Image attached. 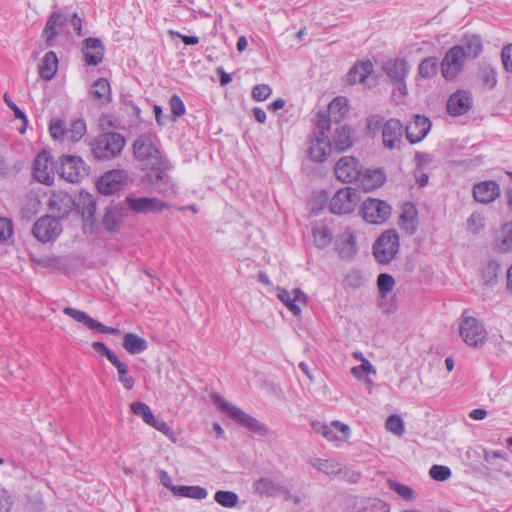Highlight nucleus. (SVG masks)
I'll list each match as a JSON object with an SVG mask.
<instances>
[{"instance_id":"obj_41","label":"nucleus","mask_w":512,"mask_h":512,"mask_svg":"<svg viewBox=\"0 0 512 512\" xmlns=\"http://www.w3.org/2000/svg\"><path fill=\"white\" fill-rule=\"evenodd\" d=\"M312 235L315 245L320 249L328 247L333 240L331 231L325 225L313 227Z\"/></svg>"},{"instance_id":"obj_63","label":"nucleus","mask_w":512,"mask_h":512,"mask_svg":"<svg viewBox=\"0 0 512 512\" xmlns=\"http://www.w3.org/2000/svg\"><path fill=\"white\" fill-rule=\"evenodd\" d=\"M467 225L471 231L476 233L484 227V218L478 213H472L467 220Z\"/></svg>"},{"instance_id":"obj_8","label":"nucleus","mask_w":512,"mask_h":512,"mask_svg":"<svg viewBox=\"0 0 512 512\" xmlns=\"http://www.w3.org/2000/svg\"><path fill=\"white\" fill-rule=\"evenodd\" d=\"M359 193L352 187L339 189L330 201V211L333 214L343 215L353 212L359 202Z\"/></svg>"},{"instance_id":"obj_54","label":"nucleus","mask_w":512,"mask_h":512,"mask_svg":"<svg viewBox=\"0 0 512 512\" xmlns=\"http://www.w3.org/2000/svg\"><path fill=\"white\" fill-rule=\"evenodd\" d=\"M500 271V265L496 261H489L482 271V278L486 284H492Z\"/></svg>"},{"instance_id":"obj_18","label":"nucleus","mask_w":512,"mask_h":512,"mask_svg":"<svg viewBox=\"0 0 512 512\" xmlns=\"http://www.w3.org/2000/svg\"><path fill=\"white\" fill-rule=\"evenodd\" d=\"M125 202L128 205L129 209L133 211L134 213H142V214H149V213H159L164 208L167 207V205L157 199V198H148V197H135L133 195H129L125 198Z\"/></svg>"},{"instance_id":"obj_5","label":"nucleus","mask_w":512,"mask_h":512,"mask_svg":"<svg viewBox=\"0 0 512 512\" xmlns=\"http://www.w3.org/2000/svg\"><path fill=\"white\" fill-rule=\"evenodd\" d=\"M459 335L468 346L477 348L486 342L488 333L478 319L464 311L459 322Z\"/></svg>"},{"instance_id":"obj_29","label":"nucleus","mask_w":512,"mask_h":512,"mask_svg":"<svg viewBox=\"0 0 512 512\" xmlns=\"http://www.w3.org/2000/svg\"><path fill=\"white\" fill-rule=\"evenodd\" d=\"M83 45L85 61L88 65L96 66L102 62L104 46L100 39L92 37L86 38Z\"/></svg>"},{"instance_id":"obj_1","label":"nucleus","mask_w":512,"mask_h":512,"mask_svg":"<svg viewBox=\"0 0 512 512\" xmlns=\"http://www.w3.org/2000/svg\"><path fill=\"white\" fill-rule=\"evenodd\" d=\"M315 125L317 131L310 140L307 154L312 161L323 162L331 152L330 138L326 134L330 130V120L324 113H317Z\"/></svg>"},{"instance_id":"obj_35","label":"nucleus","mask_w":512,"mask_h":512,"mask_svg":"<svg viewBox=\"0 0 512 512\" xmlns=\"http://www.w3.org/2000/svg\"><path fill=\"white\" fill-rule=\"evenodd\" d=\"M350 428L348 425L339 421H332L330 425H326L323 437L330 442H339L349 437Z\"/></svg>"},{"instance_id":"obj_43","label":"nucleus","mask_w":512,"mask_h":512,"mask_svg":"<svg viewBox=\"0 0 512 512\" xmlns=\"http://www.w3.org/2000/svg\"><path fill=\"white\" fill-rule=\"evenodd\" d=\"M175 496L187 497L197 500L205 499L208 496V491L200 486H178Z\"/></svg>"},{"instance_id":"obj_23","label":"nucleus","mask_w":512,"mask_h":512,"mask_svg":"<svg viewBox=\"0 0 512 512\" xmlns=\"http://www.w3.org/2000/svg\"><path fill=\"white\" fill-rule=\"evenodd\" d=\"M403 126L398 119L391 118L383 126V144L388 149H394L401 142Z\"/></svg>"},{"instance_id":"obj_3","label":"nucleus","mask_w":512,"mask_h":512,"mask_svg":"<svg viewBox=\"0 0 512 512\" xmlns=\"http://www.w3.org/2000/svg\"><path fill=\"white\" fill-rule=\"evenodd\" d=\"M214 404L217 405L222 411L227 413L231 418L240 423L245 428L249 429L253 433L259 436H265L268 433L266 426L258 421L253 416L244 412L237 406H234L227 402L223 397L219 395L213 396Z\"/></svg>"},{"instance_id":"obj_62","label":"nucleus","mask_w":512,"mask_h":512,"mask_svg":"<svg viewBox=\"0 0 512 512\" xmlns=\"http://www.w3.org/2000/svg\"><path fill=\"white\" fill-rule=\"evenodd\" d=\"M92 348L99 354L107 357V359L112 363L116 359H118L117 355L111 351L104 343L102 342H93Z\"/></svg>"},{"instance_id":"obj_59","label":"nucleus","mask_w":512,"mask_h":512,"mask_svg":"<svg viewBox=\"0 0 512 512\" xmlns=\"http://www.w3.org/2000/svg\"><path fill=\"white\" fill-rule=\"evenodd\" d=\"M344 281L347 286L355 289V288H359V287L363 286L365 279H364L363 275L361 274V272H359L357 270H353V271H350L349 273H347Z\"/></svg>"},{"instance_id":"obj_39","label":"nucleus","mask_w":512,"mask_h":512,"mask_svg":"<svg viewBox=\"0 0 512 512\" xmlns=\"http://www.w3.org/2000/svg\"><path fill=\"white\" fill-rule=\"evenodd\" d=\"M354 512H389L388 505L376 498L362 499L356 504Z\"/></svg>"},{"instance_id":"obj_33","label":"nucleus","mask_w":512,"mask_h":512,"mask_svg":"<svg viewBox=\"0 0 512 512\" xmlns=\"http://www.w3.org/2000/svg\"><path fill=\"white\" fill-rule=\"evenodd\" d=\"M372 72L373 64L371 61L355 63L347 74V82L349 84L364 83Z\"/></svg>"},{"instance_id":"obj_50","label":"nucleus","mask_w":512,"mask_h":512,"mask_svg":"<svg viewBox=\"0 0 512 512\" xmlns=\"http://www.w3.org/2000/svg\"><path fill=\"white\" fill-rule=\"evenodd\" d=\"M498 248L504 253L512 250V221L502 227Z\"/></svg>"},{"instance_id":"obj_32","label":"nucleus","mask_w":512,"mask_h":512,"mask_svg":"<svg viewBox=\"0 0 512 512\" xmlns=\"http://www.w3.org/2000/svg\"><path fill=\"white\" fill-rule=\"evenodd\" d=\"M90 95L98 105H107L111 102V88L106 78H98L90 89Z\"/></svg>"},{"instance_id":"obj_37","label":"nucleus","mask_w":512,"mask_h":512,"mask_svg":"<svg viewBox=\"0 0 512 512\" xmlns=\"http://www.w3.org/2000/svg\"><path fill=\"white\" fill-rule=\"evenodd\" d=\"M32 261L43 268L52 271H63L66 268L67 261L64 257L56 255H44L41 257H33Z\"/></svg>"},{"instance_id":"obj_42","label":"nucleus","mask_w":512,"mask_h":512,"mask_svg":"<svg viewBox=\"0 0 512 512\" xmlns=\"http://www.w3.org/2000/svg\"><path fill=\"white\" fill-rule=\"evenodd\" d=\"M310 463L317 470H319L329 476L337 475V474L341 473V471H342L341 465L333 460L314 459V460H311Z\"/></svg>"},{"instance_id":"obj_52","label":"nucleus","mask_w":512,"mask_h":512,"mask_svg":"<svg viewBox=\"0 0 512 512\" xmlns=\"http://www.w3.org/2000/svg\"><path fill=\"white\" fill-rule=\"evenodd\" d=\"M386 429L396 436H402L404 433V422L399 415H390L385 422Z\"/></svg>"},{"instance_id":"obj_25","label":"nucleus","mask_w":512,"mask_h":512,"mask_svg":"<svg viewBox=\"0 0 512 512\" xmlns=\"http://www.w3.org/2000/svg\"><path fill=\"white\" fill-rule=\"evenodd\" d=\"M331 148L338 152H344L353 146V131L347 125H335L332 138L330 139Z\"/></svg>"},{"instance_id":"obj_7","label":"nucleus","mask_w":512,"mask_h":512,"mask_svg":"<svg viewBox=\"0 0 512 512\" xmlns=\"http://www.w3.org/2000/svg\"><path fill=\"white\" fill-rule=\"evenodd\" d=\"M399 250V236L396 230L389 229L382 233L373 245V255L380 264L390 263Z\"/></svg>"},{"instance_id":"obj_40","label":"nucleus","mask_w":512,"mask_h":512,"mask_svg":"<svg viewBox=\"0 0 512 512\" xmlns=\"http://www.w3.org/2000/svg\"><path fill=\"white\" fill-rule=\"evenodd\" d=\"M123 220L122 210L118 207H111L106 210L102 224L106 230L115 231Z\"/></svg>"},{"instance_id":"obj_27","label":"nucleus","mask_w":512,"mask_h":512,"mask_svg":"<svg viewBox=\"0 0 512 512\" xmlns=\"http://www.w3.org/2000/svg\"><path fill=\"white\" fill-rule=\"evenodd\" d=\"M67 18L64 17L60 12H53L42 31V37L45 39L46 46L52 47L55 44L56 37L59 35L58 28H61Z\"/></svg>"},{"instance_id":"obj_34","label":"nucleus","mask_w":512,"mask_h":512,"mask_svg":"<svg viewBox=\"0 0 512 512\" xmlns=\"http://www.w3.org/2000/svg\"><path fill=\"white\" fill-rule=\"evenodd\" d=\"M455 47H461L462 52H464V57L466 59H475L482 52L483 45L482 40L478 35H465V37L461 40L459 45Z\"/></svg>"},{"instance_id":"obj_47","label":"nucleus","mask_w":512,"mask_h":512,"mask_svg":"<svg viewBox=\"0 0 512 512\" xmlns=\"http://www.w3.org/2000/svg\"><path fill=\"white\" fill-rule=\"evenodd\" d=\"M214 499L219 505L226 508L235 507L239 501V497L236 493L223 490L217 491L215 493Z\"/></svg>"},{"instance_id":"obj_46","label":"nucleus","mask_w":512,"mask_h":512,"mask_svg":"<svg viewBox=\"0 0 512 512\" xmlns=\"http://www.w3.org/2000/svg\"><path fill=\"white\" fill-rule=\"evenodd\" d=\"M437 59L433 57H427L423 59L419 65L418 73L424 79H430L437 73Z\"/></svg>"},{"instance_id":"obj_16","label":"nucleus","mask_w":512,"mask_h":512,"mask_svg":"<svg viewBox=\"0 0 512 512\" xmlns=\"http://www.w3.org/2000/svg\"><path fill=\"white\" fill-rule=\"evenodd\" d=\"M409 68L408 62L400 58L387 61L383 67L385 74L402 94L406 93L405 79Z\"/></svg>"},{"instance_id":"obj_28","label":"nucleus","mask_w":512,"mask_h":512,"mask_svg":"<svg viewBox=\"0 0 512 512\" xmlns=\"http://www.w3.org/2000/svg\"><path fill=\"white\" fill-rule=\"evenodd\" d=\"M282 490V485L270 477H260L252 484V492L259 497H277Z\"/></svg>"},{"instance_id":"obj_60","label":"nucleus","mask_w":512,"mask_h":512,"mask_svg":"<svg viewBox=\"0 0 512 512\" xmlns=\"http://www.w3.org/2000/svg\"><path fill=\"white\" fill-rule=\"evenodd\" d=\"M378 306L386 314L394 313L397 309V305L395 303L394 297L389 296V294L388 295H380Z\"/></svg>"},{"instance_id":"obj_30","label":"nucleus","mask_w":512,"mask_h":512,"mask_svg":"<svg viewBox=\"0 0 512 512\" xmlns=\"http://www.w3.org/2000/svg\"><path fill=\"white\" fill-rule=\"evenodd\" d=\"M348 112V101L345 97H336L334 98L329 106L327 112H324L327 119L330 120V127L332 124L339 125L340 121L344 118V116ZM319 113H323L320 111Z\"/></svg>"},{"instance_id":"obj_17","label":"nucleus","mask_w":512,"mask_h":512,"mask_svg":"<svg viewBox=\"0 0 512 512\" xmlns=\"http://www.w3.org/2000/svg\"><path fill=\"white\" fill-rule=\"evenodd\" d=\"M150 170L147 176L155 191L166 197L174 196L176 193L175 187L166 169L157 166V168H150Z\"/></svg>"},{"instance_id":"obj_9","label":"nucleus","mask_w":512,"mask_h":512,"mask_svg":"<svg viewBox=\"0 0 512 512\" xmlns=\"http://www.w3.org/2000/svg\"><path fill=\"white\" fill-rule=\"evenodd\" d=\"M62 232V225L58 218L46 215L39 218L33 225L34 237L42 243L54 241Z\"/></svg>"},{"instance_id":"obj_19","label":"nucleus","mask_w":512,"mask_h":512,"mask_svg":"<svg viewBox=\"0 0 512 512\" xmlns=\"http://www.w3.org/2000/svg\"><path fill=\"white\" fill-rule=\"evenodd\" d=\"M63 313L70 316L75 321L82 323L90 330H96L100 333L106 334H120V330L113 327H108L100 323L99 321L91 318L87 313L77 310L75 308L66 307L63 309Z\"/></svg>"},{"instance_id":"obj_57","label":"nucleus","mask_w":512,"mask_h":512,"mask_svg":"<svg viewBox=\"0 0 512 512\" xmlns=\"http://www.w3.org/2000/svg\"><path fill=\"white\" fill-rule=\"evenodd\" d=\"M429 475L434 480L445 481L450 478L451 470L447 466L433 465L429 470Z\"/></svg>"},{"instance_id":"obj_44","label":"nucleus","mask_w":512,"mask_h":512,"mask_svg":"<svg viewBox=\"0 0 512 512\" xmlns=\"http://www.w3.org/2000/svg\"><path fill=\"white\" fill-rule=\"evenodd\" d=\"M479 78L487 89H493L497 85V71L489 64H484L479 68Z\"/></svg>"},{"instance_id":"obj_49","label":"nucleus","mask_w":512,"mask_h":512,"mask_svg":"<svg viewBox=\"0 0 512 512\" xmlns=\"http://www.w3.org/2000/svg\"><path fill=\"white\" fill-rule=\"evenodd\" d=\"M66 137L73 142L80 140L86 133V123L83 119L74 120L67 129Z\"/></svg>"},{"instance_id":"obj_11","label":"nucleus","mask_w":512,"mask_h":512,"mask_svg":"<svg viewBox=\"0 0 512 512\" xmlns=\"http://www.w3.org/2000/svg\"><path fill=\"white\" fill-rule=\"evenodd\" d=\"M361 214L368 223L381 224L390 217L391 207L385 201L368 198L362 203Z\"/></svg>"},{"instance_id":"obj_14","label":"nucleus","mask_w":512,"mask_h":512,"mask_svg":"<svg viewBox=\"0 0 512 512\" xmlns=\"http://www.w3.org/2000/svg\"><path fill=\"white\" fill-rule=\"evenodd\" d=\"M461 47L450 48L441 63L442 75L447 80H452L463 70L464 63L467 60L464 57Z\"/></svg>"},{"instance_id":"obj_4","label":"nucleus","mask_w":512,"mask_h":512,"mask_svg":"<svg viewBox=\"0 0 512 512\" xmlns=\"http://www.w3.org/2000/svg\"><path fill=\"white\" fill-rule=\"evenodd\" d=\"M214 404L217 405L222 411L227 413L231 418L240 423L245 428L249 429L253 433L259 436H265L268 433L266 426L258 421L253 416L244 412L237 406H234L227 402L223 397L219 395L213 396Z\"/></svg>"},{"instance_id":"obj_38","label":"nucleus","mask_w":512,"mask_h":512,"mask_svg":"<svg viewBox=\"0 0 512 512\" xmlns=\"http://www.w3.org/2000/svg\"><path fill=\"white\" fill-rule=\"evenodd\" d=\"M122 345L130 354H140L148 347L147 341L135 333H126Z\"/></svg>"},{"instance_id":"obj_12","label":"nucleus","mask_w":512,"mask_h":512,"mask_svg":"<svg viewBox=\"0 0 512 512\" xmlns=\"http://www.w3.org/2000/svg\"><path fill=\"white\" fill-rule=\"evenodd\" d=\"M128 178V172L124 169L108 171L98 180L97 189L103 195L113 194L126 185Z\"/></svg>"},{"instance_id":"obj_64","label":"nucleus","mask_w":512,"mask_h":512,"mask_svg":"<svg viewBox=\"0 0 512 512\" xmlns=\"http://www.w3.org/2000/svg\"><path fill=\"white\" fill-rule=\"evenodd\" d=\"M501 58L505 70L512 72V44L503 48Z\"/></svg>"},{"instance_id":"obj_22","label":"nucleus","mask_w":512,"mask_h":512,"mask_svg":"<svg viewBox=\"0 0 512 512\" xmlns=\"http://www.w3.org/2000/svg\"><path fill=\"white\" fill-rule=\"evenodd\" d=\"M49 208L59 216L68 215L76 206L75 199L65 191L53 192L49 198Z\"/></svg>"},{"instance_id":"obj_21","label":"nucleus","mask_w":512,"mask_h":512,"mask_svg":"<svg viewBox=\"0 0 512 512\" xmlns=\"http://www.w3.org/2000/svg\"><path fill=\"white\" fill-rule=\"evenodd\" d=\"M277 297L295 316L301 314L299 304H306L307 302V296L299 288H295L291 291L279 288L277 292Z\"/></svg>"},{"instance_id":"obj_56","label":"nucleus","mask_w":512,"mask_h":512,"mask_svg":"<svg viewBox=\"0 0 512 512\" xmlns=\"http://www.w3.org/2000/svg\"><path fill=\"white\" fill-rule=\"evenodd\" d=\"M390 488L396 492L400 497L405 500H413L415 497L414 491L411 487L401 484L396 481L389 482Z\"/></svg>"},{"instance_id":"obj_53","label":"nucleus","mask_w":512,"mask_h":512,"mask_svg":"<svg viewBox=\"0 0 512 512\" xmlns=\"http://www.w3.org/2000/svg\"><path fill=\"white\" fill-rule=\"evenodd\" d=\"M377 286L380 295H388L395 286V280L390 274L381 273L377 278Z\"/></svg>"},{"instance_id":"obj_51","label":"nucleus","mask_w":512,"mask_h":512,"mask_svg":"<svg viewBox=\"0 0 512 512\" xmlns=\"http://www.w3.org/2000/svg\"><path fill=\"white\" fill-rule=\"evenodd\" d=\"M484 462L487 464L488 469L501 470L502 465H498L497 460L501 459L507 461L505 454L500 451H484Z\"/></svg>"},{"instance_id":"obj_26","label":"nucleus","mask_w":512,"mask_h":512,"mask_svg":"<svg viewBox=\"0 0 512 512\" xmlns=\"http://www.w3.org/2000/svg\"><path fill=\"white\" fill-rule=\"evenodd\" d=\"M500 195L499 185L492 180L484 181L473 187V197L477 202L488 204Z\"/></svg>"},{"instance_id":"obj_55","label":"nucleus","mask_w":512,"mask_h":512,"mask_svg":"<svg viewBox=\"0 0 512 512\" xmlns=\"http://www.w3.org/2000/svg\"><path fill=\"white\" fill-rule=\"evenodd\" d=\"M170 111L172 120L175 122L179 117L183 116L186 112L185 105L178 95H173L169 100Z\"/></svg>"},{"instance_id":"obj_2","label":"nucleus","mask_w":512,"mask_h":512,"mask_svg":"<svg viewBox=\"0 0 512 512\" xmlns=\"http://www.w3.org/2000/svg\"><path fill=\"white\" fill-rule=\"evenodd\" d=\"M125 138L117 132H106L95 137L91 143L92 154L99 160H110L122 152Z\"/></svg>"},{"instance_id":"obj_24","label":"nucleus","mask_w":512,"mask_h":512,"mask_svg":"<svg viewBox=\"0 0 512 512\" xmlns=\"http://www.w3.org/2000/svg\"><path fill=\"white\" fill-rule=\"evenodd\" d=\"M471 106L472 98L467 91H457L447 101V110L452 116H460L467 113Z\"/></svg>"},{"instance_id":"obj_13","label":"nucleus","mask_w":512,"mask_h":512,"mask_svg":"<svg viewBox=\"0 0 512 512\" xmlns=\"http://www.w3.org/2000/svg\"><path fill=\"white\" fill-rule=\"evenodd\" d=\"M361 172L362 166L359 160L353 156L341 157L334 167L335 176L343 183L359 180Z\"/></svg>"},{"instance_id":"obj_20","label":"nucleus","mask_w":512,"mask_h":512,"mask_svg":"<svg viewBox=\"0 0 512 512\" xmlns=\"http://www.w3.org/2000/svg\"><path fill=\"white\" fill-rule=\"evenodd\" d=\"M431 129V121L423 115H415L407 124L405 134L411 144L422 141Z\"/></svg>"},{"instance_id":"obj_15","label":"nucleus","mask_w":512,"mask_h":512,"mask_svg":"<svg viewBox=\"0 0 512 512\" xmlns=\"http://www.w3.org/2000/svg\"><path fill=\"white\" fill-rule=\"evenodd\" d=\"M34 178L43 184L51 185L54 181V163L50 153L42 150L36 156L33 164Z\"/></svg>"},{"instance_id":"obj_36","label":"nucleus","mask_w":512,"mask_h":512,"mask_svg":"<svg viewBox=\"0 0 512 512\" xmlns=\"http://www.w3.org/2000/svg\"><path fill=\"white\" fill-rule=\"evenodd\" d=\"M58 70V58L53 51L47 52L39 65V75L44 80H51Z\"/></svg>"},{"instance_id":"obj_61","label":"nucleus","mask_w":512,"mask_h":512,"mask_svg":"<svg viewBox=\"0 0 512 512\" xmlns=\"http://www.w3.org/2000/svg\"><path fill=\"white\" fill-rule=\"evenodd\" d=\"M272 93V89L267 84H258L252 90V97L256 101L266 100Z\"/></svg>"},{"instance_id":"obj_10","label":"nucleus","mask_w":512,"mask_h":512,"mask_svg":"<svg viewBox=\"0 0 512 512\" xmlns=\"http://www.w3.org/2000/svg\"><path fill=\"white\" fill-rule=\"evenodd\" d=\"M89 174V168L77 156L64 155L61 161L60 175L70 183H78Z\"/></svg>"},{"instance_id":"obj_45","label":"nucleus","mask_w":512,"mask_h":512,"mask_svg":"<svg viewBox=\"0 0 512 512\" xmlns=\"http://www.w3.org/2000/svg\"><path fill=\"white\" fill-rule=\"evenodd\" d=\"M111 364L117 369L119 382L126 390L130 391L133 388L135 381L134 378L128 374L127 365L122 363L119 359H116Z\"/></svg>"},{"instance_id":"obj_31","label":"nucleus","mask_w":512,"mask_h":512,"mask_svg":"<svg viewBox=\"0 0 512 512\" xmlns=\"http://www.w3.org/2000/svg\"><path fill=\"white\" fill-rule=\"evenodd\" d=\"M386 180V175L381 169H368L361 172L360 184L365 191H371L381 187Z\"/></svg>"},{"instance_id":"obj_48","label":"nucleus","mask_w":512,"mask_h":512,"mask_svg":"<svg viewBox=\"0 0 512 512\" xmlns=\"http://www.w3.org/2000/svg\"><path fill=\"white\" fill-rule=\"evenodd\" d=\"M130 409L136 416L141 417L148 425H150L155 418L150 407L143 402L137 401L132 403L130 405Z\"/></svg>"},{"instance_id":"obj_58","label":"nucleus","mask_w":512,"mask_h":512,"mask_svg":"<svg viewBox=\"0 0 512 512\" xmlns=\"http://www.w3.org/2000/svg\"><path fill=\"white\" fill-rule=\"evenodd\" d=\"M49 132L53 139H63L67 135V128L65 126V122L62 120L51 121L49 125Z\"/></svg>"},{"instance_id":"obj_6","label":"nucleus","mask_w":512,"mask_h":512,"mask_svg":"<svg viewBox=\"0 0 512 512\" xmlns=\"http://www.w3.org/2000/svg\"><path fill=\"white\" fill-rule=\"evenodd\" d=\"M133 154L137 160L143 162L148 168H157V166L162 165L161 154L150 134H142L135 139Z\"/></svg>"}]
</instances>
